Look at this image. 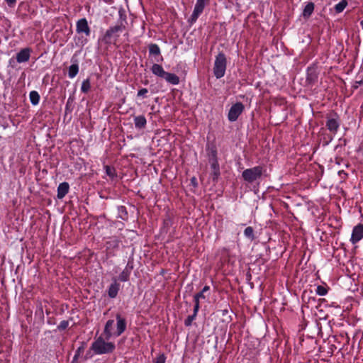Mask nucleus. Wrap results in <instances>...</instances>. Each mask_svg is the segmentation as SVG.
<instances>
[{
  "mask_svg": "<svg viewBox=\"0 0 363 363\" xmlns=\"http://www.w3.org/2000/svg\"><path fill=\"white\" fill-rule=\"evenodd\" d=\"M118 218L123 220H127L128 218V213L126 209V207L124 206H119L118 207Z\"/></svg>",
  "mask_w": 363,
  "mask_h": 363,
  "instance_id": "obj_24",
  "label": "nucleus"
},
{
  "mask_svg": "<svg viewBox=\"0 0 363 363\" xmlns=\"http://www.w3.org/2000/svg\"><path fill=\"white\" fill-rule=\"evenodd\" d=\"M48 324H52V320H48Z\"/></svg>",
  "mask_w": 363,
  "mask_h": 363,
  "instance_id": "obj_53",
  "label": "nucleus"
},
{
  "mask_svg": "<svg viewBox=\"0 0 363 363\" xmlns=\"http://www.w3.org/2000/svg\"><path fill=\"white\" fill-rule=\"evenodd\" d=\"M73 100L71 99V97H69L68 99H67V104H66V106H65V111H69V106L71 105V104L72 103Z\"/></svg>",
  "mask_w": 363,
  "mask_h": 363,
  "instance_id": "obj_40",
  "label": "nucleus"
},
{
  "mask_svg": "<svg viewBox=\"0 0 363 363\" xmlns=\"http://www.w3.org/2000/svg\"><path fill=\"white\" fill-rule=\"evenodd\" d=\"M194 311H195V313H198L200 308V299L197 298L196 295L194 296Z\"/></svg>",
  "mask_w": 363,
  "mask_h": 363,
  "instance_id": "obj_37",
  "label": "nucleus"
},
{
  "mask_svg": "<svg viewBox=\"0 0 363 363\" xmlns=\"http://www.w3.org/2000/svg\"><path fill=\"white\" fill-rule=\"evenodd\" d=\"M357 84L363 85V79H360L359 81H357Z\"/></svg>",
  "mask_w": 363,
  "mask_h": 363,
  "instance_id": "obj_48",
  "label": "nucleus"
},
{
  "mask_svg": "<svg viewBox=\"0 0 363 363\" xmlns=\"http://www.w3.org/2000/svg\"><path fill=\"white\" fill-rule=\"evenodd\" d=\"M198 313H195V311H194V313L192 315H189L184 320V325L186 327L191 326L192 324V322L194 320H195Z\"/></svg>",
  "mask_w": 363,
  "mask_h": 363,
  "instance_id": "obj_32",
  "label": "nucleus"
},
{
  "mask_svg": "<svg viewBox=\"0 0 363 363\" xmlns=\"http://www.w3.org/2000/svg\"><path fill=\"white\" fill-rule=\"evenodd\" d=\"M360 25H361V26H362V28L363 29V19L360 21Z\"/></svg>",
  "mask_w": 363,
  "mask_h": 363,
  "instance_id": "obj_51",
  "label": "nucleus"
},
{
  "mask_svg": "<svg viewBox=\"0 0 363 363\" xmlns=\"http://www.w3.org/2000/svg\"><path fill=\"white\" fill-rule=\"evenodd\" d=\"M69 185L67 182H65L60 183L57 187V196L59 199H63L69 192Z\"/></svg>",
  "mask_w": 363,
  "mask_h": 363,
  "instance_id": "obj_16",
  "label": "nucleus"
},
{
  "mask_svg": "<svg viewBox=\"0 0 363 363\" xmlns=\"http://www.w3.org/2000/svg\"><path fill=\"white\" fill-rule=\"evenodd\" d=\"M163 79L172 85H177L179 83V77L174 73L166 72Z\"/></svg>",
  "mask_w": 363,
  "mask_h": 363,
  "instance_id": "obj_21",
  "label": "nucleus"
},
{
  "mask_svg": "<svg viewBox=\"0 0 363 363\" xmlns=\"http://www.w3.org/2000/svg\"><path fill=\"white\" fill-rule=\"evenodd\" d=\"M91 356H92V355H91V352H90V351H89V352H87V353L86 354V355H85V357H84V359L86 360V359H87L88 358L91 357Z\"/></svg>",
  "mask_w": 363,
  "mask_h": 363,
  "instance_id": "obj_44",
  "label": "nucleus"
},
{
  "mask_svg": "<svg viewBox=\"0 0 363 363\" xmlns=\"http://www.w3.org/2000/svg\"><path fill=\"white\" fill-rule=\"evenodd\" d=\"M30 102L33 105H37L40 101V95L36 91H32L29 94Z\"/></svg>",
  "mask_w": 363,
  "mask_h": 363,
  "instance_id": "obj_27",
  "label": "nucleus"
},
{
  "mask_svg": "<svg viewBox=\"0 0 363 363\" xmlns=\"http://www.w3.org/2000/svg\"><path fill=\"white\" fill-rule=\"evenodd\" d=\"M121 284L118 281L116 277L113 278L112 283L110 284L107 289V294L109 298H115L118 291H120Z\"/></svg>",
  "mask_w": 363,
  "mask_h": 363,
  "instance_id": "obj_11",
  "label": "nucleus"
},
{
  "mask_svg": "<svg viewBox=\"0 0 363 363\" xmlns=\"http://www.w3.org/2000/svg\"><path fill=\"white\" fill-rule=\"evenodd\" d=\"M105 336L101 335L95 338L92 342L90 350H93L95 354H111L116 349V345L112 342H106Z\"/></svg>",
  "mask_w": 363,
  "mask_h": 363,
  "instance_id": "obj_2",
  "label": "nucleus"
},
{
  "mask_svg": "<svg viewBox=\"0 0 363 363\" xmlns=\"http://www.w3.org/2000/svg\"><path fill=\"white\" fill-rule=\"evenodd\" d=\"M105 170H106V174L108 177H110L111 178H114L116 176V169H114V167L106 165V166H105Z\"/></svg>",
  "mask_w": 363,
  "mask_h": 363,
  "instance_id": "obj_34",
  "label": "nucleus"
},
{
  "mask_svg": "<svg viewBox=\"0 0 363 363\" xmlns=\"http://www.w3.org/2000/svg\"><path fill=\"white\" fill-rule=\"evenodd\" d=\"M86 344L84 342H82L81 343V346H79L75 352V354L73 357V362L77 360L79 357V356L84 353L86 348Z\"/></svg>",
  "mask_w": 363,
  "mask_h": 363,
  "instance_id": "obj_28",
  "label": "nucleus"
},
{
  "mask_svg": "<svg viewBox=\"0 0 363 363\" xmlns=\"http://www.w3.org/2000/svg\"><path fill=\"white\" fill-rule=\"evenodd\" d=\"M68 326H69V321L68 320H62L57 325V330L60 331H62V330L67 329L68 328Z\"/></svg>",
  "mask_w": 363,
  "mask_h": 363,
  "instance_id": "obj_36",
  "label": "nucleus"
},
{
  "mask_svg": "<svg viewBox=\"0 0 363 363\" xmlns=\"http://www.w3.org/2000/svg\"><path fill=\"white\" fill-rule=\"evenodd\" d=\"M191 183L194 185V186H196L197 185V183H196V179L195 177H193L191 179Z\"/></svg>",
  "mask_w": 363,
  "mask_h": 363,
  "instance_id": "obj_47",
  "label": "nucleus"
},
{
  "mask_svg": "<svg viewBox=\"0 0 363 363\" xmlns=\"http://www.w3.org/2000/svg\"><path fill=\"white\" fill-rule=\"evenodd\" d=\"M32 50L29 48H25L16 54V61L18 63L28 62L30 59Z\"/></svg>",
  "mask_w": 363,
  "mask_h": 363,
  "instance_id": "obj_13",
  "label": "nucleus"
},
{
  "mask_svg": "<svg viewBox=\"0 0 363 363\" xmlns=\"http://www.w3.org/2000/svg\"><path fill=\"white\" fill-rule=\"evenodd\" d=\"M318 79V72L317 65L313 64L308 67L306 70V83L308 86H313Z\"/></svg>",
  "mask_w": 363,
  "mask_h": 363,
  "instance_id": "obj_9",
  "label": "nucleus"
},
{
  "mask_svg": "<svg viewBox=\"0 0 363 363\" xmlns=\"http://www.w3.org/2000/svg\"><path fill=\"white\" fill-rule=\"evenodd\" d=\"M245 110V106L241 102H237L233 104L228 113V119L230 122H234L238 120V117Z\"/></svg>",
  "mask_w": 363,
  "mask_h": 363,
  "instance_id": "obj_7",
  "label": "nucleus"
},
{
  "mask_svg": "<svg viewBox=\"0 0 363 363\" xmlns=\"http://www.w3.org/2000/svg\"><path fill=\"white\" fill-rule=\"evenodd\" d=\"M209 163L211 168V177L213 182H217L220 175L218 161H211Z\"/></svg>",
  "mask_w": 363,
  "mask_h": 363,
  "instance_id": "obj_14",
  "label": "nucleus"
},
{
  "mask_svg": "<svg viewBox=\"0 0 363 363\" xmlns=\"http://www.w3.org/2000/svg\"><path fill=\"white\" fill-rule=\"evenodd\" d=\"M267 169L264 166L257 165L252 168L245 169L242 172V178L248 184H253L259 180L262 176H267Z\"/></svg>",
  "mask_w": 363,
  "mask_h": 363,
  "instance_id": "obj_3",
  "label": "nucleus"
},
{
  "mask_svg": "<svg viewBox=\"0 0 363 363\" xmlns=\"http://www.w3.org/2000/svg\"><path fill=\"white\" fill-rule=\"evenodd\" d=\"M316 294L319 296H325L328 294V289L323 285H318L316 288Z\"/></svg>",
  "mask_w": 363,
  "mask_h": 363,
  "instance_id": "obj_33",
  "label": "nucleus"
},
{
  "mask_svg": "<svg viewBox=\"0 0 363 363\" xmlns=\"http://www.w3.org/2000/svg\"><path fill=\"white\" fill-rule=\"evenodd\" d=\"M117 329L114 336L118 337L123 333L126 329V320L120 314L116 315Z\"/></svg>",
  "mask_w": 363,
  "mask_h": 363,
  "instance_id": "obj_12",
  "label": "nucleus"
},
{
  "mask_svg": "<svg viewBox=\"0 0 363 363\" xmlns=\"http://www.w3.org/2000/svg\"><path fill=\"white\" fill-rule=\"evenodd\" d=\"M90 89H91L90 79H89V78H87L82 82V86H81V91L82 93L86 94L89 91Z\"/></svg>",
  "mask_w": 363,
  "mask_h": 363,
  "instance_id": "obj_29",
  "label": "nucleus"
},
{
  "mask_svg": "<svg viewBox=\"0 0 363 363\" xmlns=\"http://www.w3.org/2000/svg\"><path fill=\"white\" fill-rule=\"evenodd\" d=\"M79 65L77 63L72 64L69 67L68 69V76L69 78L72 79L77 76L79 72Z\"/></svg>",
  "mask_w": 363,
  "mask_h": 363,
  "instance_id": "obj_25",
  "label": "nucleus"
},
{
  "mask_svg": "<svg viewBox=\"0 0 363 363\" xmlns=\"http://www.w3.org/2000/svg\"><path fill=\"white\" fill-rule=\"evenodd\" d=\"M48 324H52V320H48Z\"/></svg>",
  "mask_w": 363,
  "mask_h": 363,
  "instance_id": "obj_52",
  "label": "nucleus"
},
{
  "mask_svg": "<svg viewBox=\"0 0 363 363\" xmlns=\"http://www.w3.org/2000/svg\"><path fill=\"white\" fill-rule=\"evenodd\" d=\"M227 67V59L224 53L219 52L216 56L213 74L217 79L223 77L225 74Z\"/></svg>",
  "mask_w": 363,
  "mask_h": 363,
  "instance_id": "obj_5",
  "label": "nucleus"
},
{
  "mask_svg": "<svg viewBox=\"0 0 363 363\" xmlns=\"http://www.w3.org/2000/svg\"><path fill=\"white\" fill-rule=\"evenodd\" d=\"M228 309H225V310H223V315H225V314H227V313H228Z\"/></svg>",
  "mask_w": 363,
  "mask_h": 363,
  "instance_id": "obj_49",
  "label": "nucleus"
},
{
  "mask_svg": "<svg viewBox=\"0 0 363 363\" xmlns=\"http://www.w3.org/2000/svg\"><path fill=\"white\" fill-rule=\"evenodd\" d=\"M210 1L211 0H196L192 14L188 20V22L191 25L194 24L197 21L198 18L203 12L206 6L210 3Z\"/></svg>",
  "mask_w": 363,
  "mask_h": 363,
  "instance_id": "obj_6",
  "label": "nucleus"
},
{
  "mask_svg": "<svg viewBox=\"0 0 363 363\" xmlns=\"http://www.w3.org/2000/svg\"><path fill=\"white\" fill-rule=\"evenodd\" d=\"M149 45L154 46V45H156L155 44H150Z\"/></svg>",
  "mask_w": 363,
  "mask_h": 363,
  "instance_id": "obj_55",
  "label": "nucleus"
},
{
  "mask_svg": "<svg viewBox=\"0 0 363 363\" xmlns=\"http://www.w3.org/2000/svg\"><path fill=\"white\" fill-rule=\"evenodd\" d=\"M148 93V89L146 88L140 89L137 94L138 97L147 98V94Z\"/></svg>",
  "mask_w": 363,
  "mask_h": 363,
  "instance_id": "obj_38",
  "label": "nucleus"
},
{
  "mask_svg": "<svg viewBox=\"0 0 363 363\" xmlns=\"http://www.w3.org/2000/svg\"><path fill=\"white\" fill-rule=\"evenodd\" d=\"M130 276V272H128L127 270H123L121 272V273L119 274L117 280H118V281H120L122 282H125V281H129Z\"/></svg>",
  "mask_w": 363,
  "mask_h": 363,
  "instance_id": "obj_31",
  "label": "nucleus"
},
{
  "mask_svg": "<svg viewBox=\"0 0 363 363\" xmlns=\"http://www.w3.org/2000/svg\"><path fill=\"white\" fill-rule=\"evenodd\" d=\"M327 128L332 133V134L334 135L337 133L339 127H340V123L336 118H328L326 121L325 124Z\"/></svg>",
  "mask_w": 363,
  "mask_h": 363,
  "instance_id": "obj_15",
  "label": "nucleus"
},
{
  "mask_svg": "<svg viewBox=\"0 0 363 363\" xmlns=\"http://www.w3.org/2000/svg\"><path fill=\"white\" fill-rule=\"evenodd\" d=\"M362 238H363V223H359L354 227L350 241L352 244H355L358 242Z\"/></svg>",
  "mask_w": 363,
  "mask_h": 363,
  "instance_id": "obj_10",
  "label": "nucleus"
},
{
  "mask_svg": "<svg viewBox=\"0 0 363 363\" xmlns=\"http://www.w3.org/2000/svg\"><path fill=\"white\" fill-rule=\"evenodd\" d=\"M244 235L246 238L250 239L251 241H252L255 239V236L254 234V229L251 226H248L245 229Z\"/></svg>",
  "mask_w": 363,
  "mask_h": 363,
  "instance_id": "obj_30",
  "label": "nucleus"
},
{
  "mask_svg": "<svg viewBox=\"0 0 363 363\" xmlns=\"http://www.w3.org/2000/svg\"><path fill=\"white\" fill-rule=\"evenodd\" d=\"M125 31V27L116 25L110 27L99 38V43L107 45H116L121 43V36Z\"/></svg>",
  "mask_w": 363,
  "mask_h": 363,
  "instance_id": "obj_1",
  "label": "nucleus"
},
{
  "mask_svg": "<svg viewBox=\"0 0 363 363\" xmlns=\"http://www.w3.org/2000/svg\"><path fill=\"white\" fill-rule=\"evenodd\" d=\"M76 31L79 35V40L84 45L88 43V38L91 35V28L89 26L86 18H82L79 19L76 23Z\"/></svg>",
  "mask_w": 363,
  "mask_h": 363,
  "instance_id": "obj_4",
  "label": "nucleus"
},
{
  "mask_svg": "<svg viewBox=\"0 0 363 363\" xmlns=\"http://www.w3.org/2000/svg\"><path fill=\"white\" fill-rule=\"evenodd\" d=\"M5 1L11 7H13L16 3V0H5Z\"/></svg>",
  "mask_w": 363,
  "mask_h": 363,
  "instance_id": "obj_42",
  "label": "nucleus"
},
{
  "mask_svg": "<svg viewBox=\"0 0 363 363\" xmlns=\"http://www.w3.org/2000/svg\"><path fill=\"white\" fill-rule=\"evenodd\" d=\"M209 290H210V286H205L201 291L203 292V294H205L206 291H208Z\"/></svg>",
  "mask_w": 363,
  "mask_h": 363,
  "instance_id": "obj_43",
  "label": "nucleus"
},
{
  "mask_svg": "<svg viewBox=\"0 0 363 363\" xmlns=\"http://www.w3.org/2000/svg\"><path fill=\"white\" fill-rule=\"evenodd\" d=\"M113 325L114 320L111 319L107 320V322L106 323L102 335L105 336V339H106L107 340H108L113 335H114V333H112Z\"/></svg>",
  "mask_w": 363,
  "mask_h": 363,
  "instance_id": "obj_17",
  "label": "nucleus"
},
{
  "mask_svg": "<svg viewBox=\"0 0 363 363\" xmlns=\"http://www.w3.org/2000/svg\"><path fill=\"white\" fill-rule=\"evenodd\" d=\"M165 361L166 357L164 353H162L153 359V363H165Z\"/></svg>",
  "mask_w": 363,
  "mask_h": 363,
  "instance_id": "obj_35",
  "label": "nucleus"
},
{
  "mask_svg": "<svg viewBox=\"0 0 363 363\" xmlns=\"http://www.w3.org/2000/svg\"><path fill=\"white\" fill-rule=\"evenodd\" d=\"M363 340V332H362V338H361V341Z\"/></svg>",
  "mask_w": 363,
  "mask_h": 363,
  "instance_id": "obj_54",
  "label": "nucleus"
},
{
  "mask_svg": "<svg viewBox=\"0 0 363 363\" xmlns=\"http://www.w3.org/2000/svg\"><path fill=\"white\" fill-rule=\"evenodd\" d=\"M150 55L155 57L157 62H162L163 57L160 54V47H150Z\"/></svg>",
  "mask_w": 363,
  "mask_h": 363,
  "instance_id": "obj_22",
  "label": "nucleus"
},
{
  "mask_svg": "<svg viewBox=\"0 0 363 363\" xmlns=\"http://www.w3.org/2000/svg\"><path fill=\"white\" fill-rule=\"evenodd\" d=\"M347 6V1L346 0H341L335 6L334 9L337 13H340L344 11Z\"/></svg>",
  "mask_w": 363,
  "mask_h": 363,
  "instance_id": "obj_26",
  "label": "nucleus"
},
{
  "mask_svg": "<svg viewBox=\"0 0 363 363\" xmlns=\"http://www.w3.org/2000/svg\"><path fill=\"white\" fill-rule=\"evenodd\" d=\"M197 298H199L200 300L201 299H206V296L205 295V294H203V292L200 291L197 294H195Z\"/></svg>",
  "mask_w": 363,
  "mask_h": 363,
  "instance_id": "obj_41",
  "label": "nucleus"
},
{
  "mask_svg": "<svg viewBox=\"0 0 363 363\" xmlns=\"http://www.w3.org/2000/svg\"><path fill=\"white\" fill-rule=\"evenodd\" d=\"M333 138V135H329L328 136V140L325 141V145H328L329 143V142H330Z\"/></svg>",
  "mask_w": 363,
  "mask_h": 363,
  "instance_id": "obj_46",
  "label": "nucleus"
},
{
  "mask_svg": "<svg viewBox=\"0 0 363 363\" xmlns=\"http://www.w3.org/2000/svg\"><path fill=\"white\" fill-rule=\"evenodd\" d=\"M121 240L116 237H111L106 242V252L108 257H113L116 255V251L118 250Z\"/></svg>",
  "mask_w": 363,
  "mask_h": 363,
  "instance_id": "obj_8",
  "label": "nucleus"
},
{
  "mask_svg": "<svg viewBox=\"0 0 363 363\" xmlns=\"http://www.w3.org/2000/svg\"><path fill=\"white\" fill-rule=\"evenodd\" d=\"M314 10V4L312 2L308 3L303 9L302 15L304 18H308L313 13Z\"/></svg>",
  "mask_w": 363,
  "mask_h": 363,
  "instance_id": "obj_23",
  "label": "nucleus"
},
{
  "mask_svg": "<svg viewBox=\"0 0 363 363\" xmlns=\"http://www.w3.org/2000/svg\"><path fill=\"white\" fill-rule=\"evenodd\" d=\"M133 261L129 260L123 270H127L128 272L131 273V271L133 270Z\"/></svg>",
  "mask_w": 363,
  "mask_h": 363,
  "instance_id": "obj_39",
  "label": "nucleus"
},
{
  "mask_svg": "<svg viewBox=\"0 0 363 363\" xmlns=\"http://www.w3.org/2000/svg\"><path fill=\"white\" fill-rule=\"evenodd\" d=\"M207 155L208 157V162L218 161V151L216 145L212 144L207 147Z\"/></svg>",
  "mask_w": 363,
  "mask_h": 363,
  "instance_id": "obj_18",
  "label": "nucleus"
},
{
  "mask_svg": "<svg viewBox=\"0 0 363 363\" xmlns=\"http://www.w3.org/2000/svg\"><path fill=\"white\" fill-rule=\"evenodd\" d=\"M359 85L360 84H357V81H355L354 84L352 86V87L353 89H358Z\"/></svg>",
  "mask_w": 363,
  "mask_h": 363,
  "instance_id": "obj_45",
  "label": "nucleus"
},
{
  "mask_svg": "<svg viewBox=\"0 0 363 363\" xmlns=\"http://www.w3.org/2000/svg\"><path fill=\"white\" fill-rule=\"evenodd\" d=\"M151 71L155 75L162 79L167 72L164 70L162 66L157 63L152 66Z\"/></svg>",
  "mask_w": 363,
  "mask_h": 363,
  "instance_id": "obj_20",
  "label": "nucleus"
},
{
  "mask_svg": "<svg viewBox=\"0 0 363 363\" xmlns=\"http://www.w3.org/2000/svg\"><path fill=\"white\" fill-rule=\"evenodd\" d=\"M134 124L135 127L137 129L141 130L144 129L146 127L147 125V120L145 116L140 115L137 116H134Z\"/></svg>",
  "mask_w": 363,
  "mask_h": 363,
  "instance_id": "obj_19",
  "label": "nucleus"
},
{
  "mask_svg": "<svg viewBox=\"0 0 363 363\" xmlns=\"http://www.w3.org/2000/svg\"><path fill=\"white\" fill-rule=\"evenodd\" d=\"M223 251L225 252L226 254H228V250H227L226 248H223Z\"/></svg>",
  "mask_w": 363,
  "mask_h": 363,
  "instance_id": "obj_50",
  "label": "nucleus"
}]
</instances>
